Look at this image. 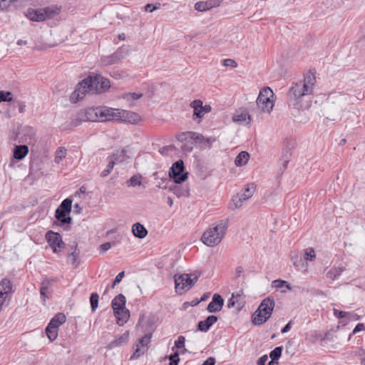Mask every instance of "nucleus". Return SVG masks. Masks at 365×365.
<instances>
[{"mask_svg": "<svg viewBox=\"0 0 365 365\" xmlns=\"http://www.w3.org/2000/svg\"><path fill=\"white\" fill-rule=\"evenodd\" d=\"M169 180L172 179L173 182H183L188 178V173L185 171L184 163L182 160L175 162L168 173Z\"/></svg>", "mask_w": 365, "mask_h": 365, "instance_id": "9", "label": "nucleus"}, {"mask_svg": "<svg viewBox=\"0 0 365 365\" xmlns=\"http://www.w3.org/2000/svg\"><path fill=\"white\" fill-rule=\"evenodd\" d=\"M99 296L97 293L94 292L91 294L90 302L91 307L93 312L96 311L98 305Z\"/></svg>", "mask_w": 365, "mask_h": 365, "instance_id": "42", "label": "nucleus"}, {"mask_svg": "<svg viewBox=\"0 0 365 365\" xmlns=\"http://www.w3.org/2000/svg\"><path fill=\"white\" fill-rule=\"evenodd\" d=\"M228 225V219L221 220L212 224L202 234V242L208 247L217 245L224 238Z\"/></svg>", "mask_w": 365, "mask_h": 365, "instance_id": "1", "label": "nucleus"}, {"mask_svg": "<svg viewBox=\"0 0 365 365\" xmlns=\"http://www.w3.org/2000/svg\"><path fill=\"white\" fill-rule=\"evenodd\" d=\"M365 329V326L364 324H361V323H359L358 324H356V326L355 327V328L353 330V334H355L362 330H364Z\"/></svg>", "mask_w": 365, "mask_h": 365, "instance_id": "58", "label": "nucleus"}, {"mask_svg": "<svg viewBox=\"0 0 365 365\" xmlns=\"http://www.w3.org/2000/svg\"><path fill=\"white\" fill-rule=\"evenodd\" d=\"M129 340V331H125L122 335H120L118 338L110 341L107 348L109 349H115L116 347L121 346L124 344H126Z\"/></svg>", "mask_w": 365, "mask_h": 365, "instance_id": "22", "label": "nucleus"}, {"mask_svg": "<svg viewBox=\"0 0 365 365\" xmlns=\"http://www.w3.org/2000/svg\"><path fill=\"white\" fill-rule=\"evenodd\" d=\"M224 305V299L217 293L212 295V301L209 303L207 310L210 313H215L222 310Z\"/></svg>", "mask_w": 365, "mask_h": 365, "instance_id": "17", "label": "nucleus"}, {"mask_svg": "<svg viewBox=\"0 0 365 365\" xmlns=\"http://www.w3.org/2000/svg\"><path fill=\"white\" fill-rule=\"evenodd\" d=\"M292 260L293 262L294 265L299 269L306 267L304 264L305 260L304 259V257H292Z\"/></svg>", "mask_w": 365, "mask_h": 365, "instance_id": "45", "label": "nucleus"}, {"mask_svg": "<svg viewBox=\"0 0 365 365\" xmlns=\"http://www.w3.org/2000/svg\"><path fill=\"white\" fill-rule=\"evenodd\" d=\"M12 292L11 281L6 278L3 279L0 282V310L5 304L6 299L11 295Z\"/></svg>", "mask_w": 365, "mask_h": 365, "instance_id": "15", "label": "nucleus"}, {"mask_svg": "<svg viewBox=\"0 0 365 365\" xmlns=\"http://www.w3.org/2000/svg\"><path fill=\"white\" fill-rule=\"evenodd\" d=\"M158 187L164 190L168 189L170 192H172L178 197H187L189 195L190 188L187 184H171L169 187L166 185L161 186L160 184Z\"/></svg>", "mask_w": 365, "mask_h": 365, "instance_id": "16", "label": "nucleus"}, {"mask_svg": "<svg viewBox=\"0 0 365 365\" xmlns=\"http://www.w3.org/2000/svg\"><path fill=\"white\" fill-rule=\"evenodd\" d=\"M200 107H199L200 109H202V111H204V113H208L211 111L212 108L210 105H205L203 106L202 101L200 100Z\"/></svg>", "mask_w": 365, "mask_h": 365, "instance_id": "57", "label": "nucleus"}, {"mask_svg": "<svg viewBox=\"0 0 365 365\" xmlns=\"http://www.w3.org/2000/svg\"><path fill=\"white\" fill-rule=\"evenodd\" d=\"M9 6V1L0 0V11L4 10Z\"/></svg>", "mask_w": 365, "mask_h": 365, "instance_id": "59", "label": "nucleus"}, {"mask_svg": "<svg viewBox=\"0 0 365 365\" xmlns=\"http://www.w3.org/2000/svg\"><path fill=\"white\" fill-rule=\"evenodd\" d=\"M170 364L169 365H178L180 361L179 354L175 352L169 356Z\"/></svg>", "mask_w": 365, "mask_h": 365, "instance_id": "50", "label": "nucleus"}, {"mask_svg": "<svg viewBox=\"0 0 365 365\" xmlns=\"http://www.w3.org/2000/svg\"><path fill=\"white\" fill-rule=\"evenodd\" d=\"M117 319V323L120 326H123L125 323H126L130 317V312L128 309H124L119 311L118 314H115Z\"/></svg>", "mask_w": 365, "mask_h": 365, "instance_id": "33", "label": "nucleus"}, {"mask_svg": "<svg viewBox=\"0 0 365 365\" xmlns=\"http://www.w3.org/2000/svg\"><path fill=\"white\" fill-rule=\"evenodd\" d=\"M50 284H51L50 280L44 279L41 282V284L40 287V295H41V298L44 304L46 303V299L48 298L46 293L50 287Z\"/></svg>", "mask_w": 365, "mask_h": 365, "instance_id": "32", "label": "nucleus"}, {"mask_svg": "<svg viewBox=\"0 0 365 365\" xmlns=\"http://www.w3.org/2000/svg\"><path fill=\"white\" fill-rule=\"evenodd\" d=\"M222 65L224 66H230L232 68H236L237 66V62L235 60L231 59V58H227V59L223 60Z\"/></svg>", "mask_w": 365, "mask_h": 365, "instance_id": "53", "label": "nucleus"}, {"mask_svg": "<svg viewBox=\"0 0 365 365\" xmlns=\"http://www.w3.org/2000/svg\"><path fill=\"white\" fill-rule=\"evenodd\" d=\"M178 140L183 141L187 138H190L195 140L196 143H200V148L202 149L210 148L212 144L215 142L216 138L214 137L205 138L202 135L195 133V132H187L185 133H181L178 135Z\"/></svg>", "mask_w": 365, "mask_h": 365, "instance_id": "8", "label": "nucleus"}, {"mask_svg": "<svg viewBox=\"0 0 365 365\" xmlns=\"http://www.w3.org/2000/svg\"><path fill=\"white\" fill-rule=\"evenodd\" d=\"M334 315L339 318V319H342V318H344L346 317L347 315L349 314V313L348 312H344V311H339V310H337V309H334Z\"/></svg>", "mask_w": 365, "mask_h": 365, "instance_id": "56", "label": "nucleus"}, {"mask_svg": "<svg viewBox=\"0 0 365 365\" xmlns=\"http://www.w3.org/2000/svg\"><path fill=\"white\" fill-rule=\"evenodd\" d=\"M24 141L28 144L36 142V130L33 127L26 126L22 130Z\"/></svg>", "mask_w": 365, "mask_h": 365, "instance_id": "23", "label": "nucleus"}, {"mask_svg": "<svg viewBox=\"0 0 365 365\" xmlns=\"http://www.w3.org/2000/svg\"><path fill=\"white\" fill-rule=\"evenodd\" d=\"M282 346H277L272 351H271L269 354V357L271 359L278 360L282 356Z\"/></svg>", "mask_w": 365, "mask_h": 365, "instance_id": "41", "label": "nucleus"}, {"mask_svg": "<svg viewBox=\"0 0 365 365\" xmlns=\"http://www.w3.org/2000/svg\"><path fill=\"white\" fill-rule=\"evenodd\" d=\"M115 245L114 242H106L99 246L101 253H104L108 251L112 246Z\"/></svg>", "mask_w": 365, "mask_h": 365, "instance_id": "51", "label": "nucleus"}, {"mask_svg": "<svg viewBox=\"0 0 365 365\" xmlns=\"http://www.w3.org/2000/svg\"><path fill=\"white\" fill-rule=\"evenodd\" d=\"M72 208V200L66 198L62 201L55 212L56 218L61 222L62 225L69 224L71 222V217L67 216Z\"/></svg>", "mask_w": 365, "mask_h": 365, "instance_id": "11", "label": "nucleus"}, {"mask_svg": "<svg viewBox=\"0 0 365 365\" xmlns=\"http://www.w3.org/2000/svg\"><path fill=\"white\" fill-rule=\"evenodd\" d=\"M244 272V268L242 266H238L235 269V277H240Z\"/></svg>", "mask_w": 365, "mask_h": 365, "instance_id": "62", "label": "nucleus"}, {"mask_svg": "<svg viewBox=\"0 0 365 365\" xmlns=\"http://www.w3.org/2000/svg\"><path fill=\"white\" fill-rule=\"evenodd\" d=\"M61 11V7L57 5H51L43 8L46 20L53 19L58 16Z\"/></svg>", "mask_w": 365, "mask_h": 365, "instance_id": "24", "label": "nucleus"}, {"mask_svg": "<svg viewBox=\"0 0 365 365\" xmlns=\"http://www.w3.org/2000/svg\"><path fill=\"white\" fill-rule=\"evenodd\" d=\"M26 16L32 21L40 22L46 21L43 8L38 9H29L26 13Z\"/></svg>", "mask_w": 365, "mask_h": 365, "instance_id": "20", "label": "nucleus"}, {"mask_svg": "<svg viewBox=\"0 0 365 365\" xmlns=\"http://www.w3.org/2000/svg\"><path fill=\"white\" fill-rule=\"evenodd\" d=\"M217 320V317L210 315L207 317L205 320L200 321L197 324V328L200 331L206 332Z\"/></svg>", "mask_w": 365, "mask_h": 365, "instance_id": "21", "label": "nucleus"}, {"mask_svg": "<svg viewBox=\"0 0 365 365\" xmlns=\"http://www.w3.org/2000/svg\"><path fill=\"white\" fill-rule=\"evenodd\" d=\"M272 287L277 289L286 287L290 290L292 289L291 285L286 281L282 279H275L272 282Z\"/></svg>", "mask_w": 365, "mask_h": 365, "instance_id": "39", "label": "nucleus"}, {"mask_svg": "<svg viewBox=\"0 0 365 365\" xmlns=\"http://www.w3.org/2000/svg\"><path fill=\"white\" fill-rule=\"evenodd\" d=\"M128 75L125 71H113L110 73V76L115 79H121L126 77Z\"/></svg>", "mask_w": 365, "mask_h": 365, "instance_id": "49", "label": "nucleus"}, {"mask_svg": "<svg viewBox=\"0 0 365 365\" xmlns=\"http://www.w3.org/2000/svg\"><path fill=\"white\" fill-rule=\"evenodd\" d=\"M86 115L87 120L90 121H108L117 120L119 117L116 113V110L107 107L88 108L86 110Z\"/></svg>", "mask_w": 365, "mask_h": 365, "instance_id": "3", "label": "nucleus"}, {"mask_svg": "<svg viewBox=\"0 0 365 365\" xmlns=\"http://www.w3.org/2000/svg\"><path fill=\"white\" fill-rule=\"evenodd\" d=\"M142 96V94L135 93H129L125 94V98L128 100H138Z\"/></svg>", "mask_w": 365, "mask_h": 365, "instance_id": "55", "label": "nucleus"}, {"mask_svg": "<svg viewBox=\"0 0 365 365\" xmlns=\"http://www.w3.org/2000/svg\"><path fill=\"white\" fill-rule=\"evenodd\" d=\"M135 349L133 355L130 356V359H138L143 355L148 349V347H145L140 345V344H135Z\"/></svg>", "mask_w": 365, "mask_h": 365, "instance_id": "36", "label": "nucleus"}, {"mask_svg": "<svg viewBox=\"0 0 365 365\" xmlns=\"http://www.w3.org/2000/svg\"><path fill=\"white\" fill-rule=\"evenodd\" d=\"M312 94L308 86H303L299 82L294 83L287 94L289 102L295 108H301L300 99L302 97Z\"/></svg>", "mask_w": 365, "mask_h": 365, "instance_id": "5", "label": "nucleus"}, {"mask_svg": "<svg viewBox=\"0 0 365 365\" xmlns=\"http://www.w3.org/2000/svg\"><path fill=\"white\" fill-rule=\"evenodd\" d=\"M250 158V154L247 151L240 152L235 159V164L237 167L245 165Z\"/></svg>", "mask_w": 365, "mask_h": 365, "instance_id": "30", "label": "nucleus"}, {"mask_svg": "<svg viewBox=\"0 0 365 365\" xmlns=\"http://www.w3.org/2000/svg\"><path fill=\"white\" fill-rule=\"evenodd\" d=\"M292 157V151L290 148H284L282 150V154L281 158L279 159V162L282 166L283 170H284Z\"/></svg>", "mask_w": 365, "mask_h": 365, "instance_id": "28", "label": "nucleus"}, {"mask_svg": "<svg viewBox=\"0 0 365 365\" xmlns=\"http://www.w3.org/2000/svg\"><path fill=\"white\" fill-rule=\"evenodd\" d=\"M198 276L195 274H175L174 281L175 291L178 294H182L190 289L197 282Z\"/></svg>", "mask_w": 365, "mask_h": 365, "instance_id": "4", "label": "nucleus"}, {"mask_svg": "<svg viewBox=\"0 0 365 365\" xmlns=\"http://www.w3.org/2000/svg\"><path fill=\"white\" fill-rule=\"evenodd\" d=\"M242 294L237 293L236 294H232V297L229 299L227 302V307L231 308L235 307L237 303H240V300L242 299Z\"/></svg>", "mask_w": 365, "mask_h": 365, "instance_id": "40", "label": "nucleus"}, {"mask_svg": "<svg viewBox=\"0 0 365 365\" xmlns=\"http://www.w3.org/2000/svg\"><path fill=\"white\" fill-rule=\"evenodd\" d=\"M93 81L91 76H88L78 83L75 91L71 96V99L74 102L78 101L84 98L86 93L93 92Z\"/></svg>", "mask_w": 365, "mask_h": 365, "instance_id": "10", "label": "nucleus"}, {"mask_svg": "<svg viewBox=\"0 0 365 365\" xmlns=\"http://www.w3.org/2000/svg\"><path fill=\"white\" fill-rule=\"evenodd\" d=\"M125 297L119 294L112 301V308L113 309L114 314H118L119 311L126 309H125Z\"/></svg>", "mask_w": 365, "mask_h": 365, "instance_id": "19", "label": "nucleus"}, {"mask_svg": "<svg viewBox=\"0 0 365 365\" xmlns=\"http://www.w3.org/2000/svg\"><path fill=\"white\" fill-rule=\"evenodd\" d=\"M274 93L269 87H264L260 90L256 103L258 108L264 113H270L274 107Z\"/></svg>", "mask_w": 365, "mask_h": 365, "instance_id": "6", "label": "nucleus"}, {"mask_svg": "<svg viewBox=\"0 0 365 365\" xmlns=\"http://www.w3.org/2000/svg\"><path fill=\"white\" fill-rule=\"evenodd\" d=\"M255 190V184H247L241 192L232 197L230 207L232 210L240 208L243 205L244 202L253 195Z\"/></svg>", "mask_w": 365, "mask_h": 365, "instance_id": "7", "label": "nucleus"}, {"mask_svg": "<svg viewBox=\"0 0 365 365\" xmlns=\"http://www.w3.org/2000/svg\"><path fill=\"white\" fill-rule=\"evenodd\" d=\"M158 7L156 6H154L153 4H148L145 5V10L146 11H148V12H153L154 11L155 9H157Z\"/></svg>", "mask_w": 365, "mask_h": 365, "instance_id": "64", "label": "nucleus"}, {"mask_svg": "<svg viewBox=\"0 0 365 365\" xmlns=\"http://www.w3.org/2000/svg\"><path fill=\"white\" fill-rule=\"evenodd\" d=\"M141 175H133L126 182H141Z\"/></svg>", "mask_w": 365, "mask_h": 365, "instance_id": "60", "label": "nucleus"}, {"mask_svg": "<svg viewBox=\"0 0 365 365\" xmlns=\"http://www.w3.org/2000/svg\"><path fill=\"white\" fill-rule=\"evenodd\" d=\"M132 232L135 237L143 239L148 235V230L140 222H135L132 226Z\"/></svg>", "mask_w": 365, "mask_h": 365, "instance_id": "25", "label": "nucleus"}, {"mask_svg": "<svg viewBox=\"0 0 365 365\" xmlns=\"http://www.w3.org/2000/svg\"><path fill=\"white\" fill-rule=\"evenodd\" d=\"M79 253L76 252L75 250L73 252H72L67 258V262L71 264H74L76 262V260L78 257Z\"/></svg>", "mask_w": 365, "mask_h": 365, "instance_id": "48", "label": "nucleus"}, {"mask_svg": "<svg viewBox=\"0 0 365 365\" xmlns=\"http://www.w3.org/2000/svg\"><path fill=\"white\" fill-rule=\"evenodd\" d=\"M66 156V149L63 147L58 148L55 153L54 161L58 164Z\"/></svg>", "mask_w": 365, "mask_h": 365, "instance_id": "38", "label": "nucleus"}, {"mask_svg": "<svg viewBox=\"0 0 365 365\" xmlns=\"http://www.w3.org/2000/svg\"><path fill=\"white\" fill-rule=\"evenodd\" d=\"M66 317L63 313H58L56 314L50 321L48 325L51 326L52 327H58L66 322Z\"/></svg>", "mask_w": 365, "mask_h": 365, "instance_id": "27", "label": "nucleus"}, {"mask_svg": "<svg viewBox=\"0 0 365 365\" xmlns=\"http://www.w3.org/2000/svg\"><path fill=\"white\" fill-rule=\"evenodd\" d=\"M0 98H3L2 102H10L12 101V93L10 91H0Z\"/></svg>", "mask_w": 365, "mask_h": 365, "instance_id": "47", "label": "nucleus"}, {"mask_svg": "<svg viewBox=\"0 0 365 365\" xmlns=\"http://www.w3.org/2000/svg\"><path fill=\"white\" fill-rule=\"evenodd\" d=\"M194 7L195 10L200 12H204L209 10L207 3L206 1H198L195 3Z\"/></svg>", "mask_w": 365, "mask_h": 365, "instance_id": "46", "label": "nucleus"}, {"mask_svg": "<svg viewBox=\"0 0 365 365\" xmlns=\"http://www.w3.org/2000/svg\"><path fill=\"white\" fill-rule=\"evenodd\" d=\"M125 153H126V150H125V148H123L120 150L119 155H118V154L113 155L110 158L108 164L107 165V168L101 172V175L103 177L107 176L110 173V171L113 170V168L115 164V161H118V160L122 161L123 158L125 155Z\"/></svg>", "mask_w": 365, "mask_h": 365, "instance_id": "18", "label": "nucleus"}, {"mask_svg": "<svg viewBox=\"0 0 365 365\" xmlns=\"http://www.w3.org/2000/svg\"><path fill=\"white\" fill-rule=\"evenodd\" d=\"M222 1V0H209V1H207L206 2L207 3V6L210 10L212 8L220 6V4H221Z\"/></svg>", "mask_w": 365, "mask_h": 365, "instance_id": "54", "label": "nucleus"}, {"mask_svg": "<svg viewBox=\"0 0 365 365\" xmlns=\"http://www.w3.org/2000/svg\"><path fill=\"white\" fill-rule=\"evenodd\" d=\"M130 53L129 46H122L116 51L108 56H104L101 58V62L104 66H110L119 63Z\"/></svg>", "mask_w": 365, "mask_h": 365, "instance_id": "12", "label": "nucleus"}, {"mask_svg": "<svg viewBox=\"0 0 365 365\" xmlns=\"http://www.w3.org/2000/svg\"><path fill=\"white\" fill-rule=\"evenodd\" d=\"M301 83H303V86H308L310 89L311 93L313 92L314 86L316 83L315 76L313 73H309L304 77L303 81H299Z\"/></svg>", "mask_w": 365, "mask_h": 365, "instance_id": "34", "label": "nucleus"}, {"mask_svg": "<svg viewBox=\"0 0 365 365\" xmlns=\"http://www.w3.org/2000/svg\"><path fill=\"white\" fill-rule=\"evenodd\" d=\"M151 338V333L146 334L144 336L139 339L136 344H140L141 346L148 347V344L150 343Z\"/></svg>", "mask_w": 365, "mask_h": 365, "instance_id": "44", "label": "nucleus"}, {"mask_svg": "<svg viewBox=\"0 0 365 365\" xmlns=\"http://www.w3.org/2000/svg\"><path fill=\"white\" fill-rule=\"evenodd\" d=\"M215 359L213 357H209L207 360H205L202 365H215Z\"/></svg>", "mask_w": 365, "mask_h": 365, "instance_id": "63", "label": "nucleus"}, {"mask_svg": "<svg viewBox=\"0 0 365 365\" xmlns=\"http://www.w3.org/2000/svg\"><path fill=\"white\" fill-rule=\"evenodd\" d=\"M315 252L313 248H308L304 250L303 255L304 259L306 261H312L315 259Z\"/></svg>", "mask_w": 365, "mask_h": 365, "instance_id": "43", "label": "nucleus"}, {"mask_svg": "<svg viewBox=\"0 0 365 365\" xmlns=\"http://www.w3.org/2000/svg\"><path fill=\"white\" fill-rule=\"evenodd\" d=\"M58 330L56 327H52L48 325L46 328V334L51 341H54L58 336Z\"/></svg>", "mask_w": 365, "mask_h": 365, "instance_id": "37", "label": "nucleus"}, {"mask_svg": "<svg viewBox=\"0 0 365 365\" xmlns=\"http://www.w3.org/2000/svg\"><path fill=\"white\" fill-rule=\"evenodd\" d=\"M46 240L54 253H58L59 250L65 247V243L62 240L61 235L58 232L49 230L46 234Z\"/></svg>", "mask_w": 365, "mask_h": 365, "instance_id": "13", "label": "nucleus"}, {"mask_svg": "<svg viewBox=\"0 0 365 365\" xmlns=\"http://www.w3.org/2000/svg\"><path fill=\"white\" fill-rule=\"evenodd\" d=\"M275 302L269 297L265 298L260 303L257 309L252 317V322L255 325H262L265 323L272 316Z\"/></svg>", "mask_w": 365, "mask_h": 365, "instance_id": "2", "label": "nucleus"}, {"mask_svg": "<svg viewBox=\"0 0 365 365\" xmlns=\"http://www.w3.org/2000/svg\"><path fill=\"white\" fill-rule=\"evenodd\" d=\"M29 153V148L26 145H16L14 149V158L16 160H22Z\"/></svg>", "mask_w": 365, "mask_h": 365, "instance_id": "26", "label": "nucleus"}, {"mask_svg": "<svg viewBox=\"0 0 365 365\" xmlns=\"http://www.w3.org/2000/svg\"><path fill=\"white\" fill-rule=\"evenodd\" d=\"M344 270V269L342 267H333L327 272V277L331 280H334L341 274Z\"/></svg>", "mask_w": 365, "mask_h": 365, "instance_id": "35", "label": "nucleus"}, {"mask_svg": "<svg viewBox=\"0 0 365 365\" xmlns=\"http://www.w3.org/2000/svg\"><path fill=\"white\" fill-rule=\"evenodd\" d=\"M185 338L183 336H179L178 339L175 341V346L178 349H181L185 346Z\"/></svg>", "mask_w": 365, "mask_h": 365, "instance_id": "52", "label": "nucleus"}, {"mask_svg": "<svg viewBox=\"0 0 365 365\" xmlns=\"http://www.w3.org/2000/svg\"><path fill=\"white\" fill-rule=\"evenodd\" d=\"M233 121L239 123H245L246 125H249L251 122V116L248 113L243 112L234 115Z\"/></svg>", "mask_w": 365, "mask_h": 365, "instance_id": "31", "label": "nucleus"}, {"mask_svg": "<svg viewBox=\"0 0 365 365\" xmlns=\"http://www.w3.org/2000/svg\"><path fill=\"white\" fill-rule=\"evenodd\" d=\"M267 361V355H263L257 360V364L258 365H265L266 361Z\"/></svg>", "mask_w": 365, "mask_h": 365, "instance_id": "61", "label": "nucleus"}, {"mask_svg": "<svg viewBox=\"0 0 365 365\" xmlns=\"http://www.w3.org/2000/svg\"><path fill=\"white\" fill-rule=\"evenodd\" d=\"M200 100H195L190 103V106L193 108V115L192 118L193 120H195L196 118L201 119L205 114L204 113V111H202V109H200L199 107H200Z\"/></svg>", "mask_w": 365, "mask_h": 365, "instance_id": "29", "label": "nucleus"}, {"mask_svg": "<svg viewBox=\"0 0 365 365\" xmlns=\"http://www.w3.org/2000/svg\"><path fill=\"white\" fill-rule=\"evenodd\" d=\"M93 81V93H102L106 92L110 87L109 79L100 74L91 76Z\"/></svg>", "mask_w": 365, "mask_h": 365, "instance_id": "14", "label": "nucleus"}]
</instances>
